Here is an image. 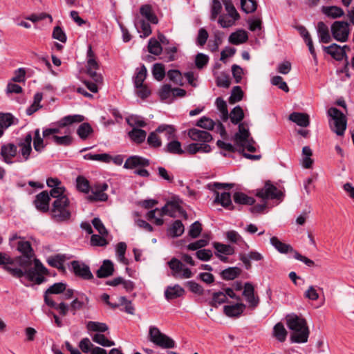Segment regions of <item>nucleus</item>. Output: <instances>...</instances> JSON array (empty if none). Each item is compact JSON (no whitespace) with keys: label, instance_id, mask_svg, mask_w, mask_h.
<instances>
[{"label":"nucleus","instance_id":"f257e3e1","mask_svg":"<svg viewBox=\"0 0 354 354\" xmlns=\"http://www.w3.org/2000/svg\"><path fill=\"white\" fill-rule=\"evenodd\" d=\"M285 319L288 328L293 332L290 337L291 342H307L310 330L306 319L295 313L288 314Z\"/></svg>","mask_w":354,"mask_h":354},{"label":"nucleus","instance_id":"f03ea898","mask_svg":"<svg viewBox=\"0 0 354 354\" xmlns=\"http://www.w3.org/2000/svg\"><path fill=\"white\" fill-rule=\"evenodd\" d=\"M327 114L331 118L329 120L331 131L339 136H344L347 127L346 115L335 107L329 108Z\"/></svg>","mask_w":354,"mask_h":354},{"label":"nucleus","instance_id":"7ed1b4c3","mask_svg":"<svg viewBox=\"0 0 354 354\" xmlns=\"http://www.w3.org/2000/svg\"><path fill=\"white\" fill-rule=\"evenodd\" d=\"M70 201L68 197H62L56 199L53 203L51 209L52 218L58 223L68 221L71 216V212L67 209Z\"/></svg>","mask_w":354,"mask_h":354},{"label":"nucleus","instance_id":"20e7f679","mask_svg":"<svg viewBox=\"0 0 354 354\" xmlns=\"http://www.w3.org/2000/svg\"><path fill=\"white\" fill-rule=\"evenodd\" d=\"M246 125L245 122L240 123L239 124V131L234 135V141L236 145L239 147L238 151L248 159L254 160H259L261 158V155H252L244 151L245 142L248 141L250 136L249 130L245 127Z\"/></svg>","mask_w":354,"mask_h":354},{"label":"nucleus","instance_id":"39448f33","mask_svg":"<svg viewBox=\"0 0 354 354\" xmlns=\"http://www.w3.org/2000/svg\"><path fill=\"white\" fill-rule=\"evenodd\" d=\"M149 338L152 343L162 348H172L176 345L173 339L161 333L159 328L154 326L149 327Z\"/></svg>","mask_w":354,"mask_h":354},{"label":"nucleus","instance_id":"423d86ee","mask_svg":"<svg viewBox=\"0 0 354 354\" xmlns=\"http://www.w3.org/2000/svg\"><path fill=\"white\" fill-rule=\"evenodd\" d=\"M84 120V117L82 115H69L61 118L57 122V128H48L43 131V137L45 139L48 138L51 135H56L60 133V129L68 127L74 123H80Z\"/></svg>","mask_w":354,"mask_h":354},{"label":"nucleus","instance_id":"0eeeda50","mask_svg":"<svg viewBox=\"0 0 354 354\" xmlns=\"http://www.w3.org/2000/svg\"><path fill=\"white\" fill-rule=\"evenodd\" d=\"M333 38L340 42L348 40L350 34L349 24L345 21H335L330 26Z\"/></svg>","mask_w":354,"mask_h":354},{"label":"nucleus","instance_id":"6e6552de","mask_svg":"<svg viewBox=\"0 0 354 354\" xmlns=\"http://www.w3.org/2000/svg\"><path fill=\"white\" fill-rule=\"evenodd\" d=\"M323 50L330 55L333 59L337 61L345 59V65L342 72L346 73L347 77H350L348 74V60L346 53H345L341 46L335 43L332 44L328 46H322Z\"/></svg>","mask_w":354,"mask_h":354},{"label":"nucleus","instance_id":"1a4fd4ad","mask_svg":"<svg viewBox=\"0 0 354 354\" xmlns=\"http://www.w3.org/2000/svg\"><path fill=\"white\" fill-rule=\"evenodd\" d=\"M8 270V272L15 278H21L22 277H26L28 281H34L36 284H41L46 281V278L42 276L43 274H36V270L32 268L28 269L27 270L23 271L20 268L15 269H10L8 268H6Z\"/></svg>","mask_w":354,"mask_h":354},{"label":"nucleus","instance_id":"9d476101","mask_svg":"<svg viewBox=\"0 0 354 354\" xmlns=\"http://www.w3.org/2000/svg\"><path fill=\"white\" fill-rule=\"evenodd\" d=\"M256 196L262 198L263 201L268 199L281 200L283 196V194L268 180L266 182L262 189L257 191Z\"/></svg>","mask_w":354,"mask_h":354},{"label":"nucleus","instance_id":"9b49d317","mask_svg":"<svg viewBox=\"0 0 354 354\" xmlns=\"http://www.w3.org/2000/svg\"><path fill=\"white\" fill-rule=\"evenodd\" d=\"M168 266L172 271V276L176 278L187 279L192 276L191 270L188 268H185L183 263L175 257L168 262Z\"/></svg>","mask_w":354,"mask_h":354},{"label":"nucleus","instance_id":"f8f14e48","mask_svg":"<svg viewBox=\"0 0 354 354\" xmlns=\"http://www.w3.org/2000/svg\"><path fill=\"white\" fill-rule=\"evenodd\" d=\"M108 184L106 183H95L91 187L92 194L88 196L89 201H106L109 198L108 195L104 193L108 189Z\"/></svg>","mask_w":354,"mask_h":354},{"label":"nucleus","instance_id":"ddd939ff","mask_svg":"<svg viewBox=\"0 0 354 354\" xmlns=\"http://www.w3.org/2000/svg\"><path fill=\"white\" fill-rule=\"evenodd\" d=\"M71 267L75 276L79 277L84 280H90L93 279V275L91 272L88 266L79 261H73Z\"/></svg>","mask_w":354,"mask_h":354},{"label":"nucleus","instance_id":"4468645a","mask_svg":"<svg viewBox=\"0 0 354 354\" xmlns=\"http://www.w3.org/2000/svg\"><path fill=\"white\" fill-rule=\"evenodd\" d=\"M17 154V147L12 143L4 144L1 147L0 160L8 165H11L14 162L12 158Z\"/></svg>","mask_w":354,"mask_h":354},{"label":"nucleus","instance_id":"2eb2a0df","mask_svg":"<svg viewBox=\"0 0 354 354\" xmlns=\"http://www.w3.org/2000/svg\"><path fill=\"white\" fill-rule=\"evenodd\" d=\"M86 74L95 82H102V75L97 72L100 65L95 58H88L86 62Z\"/></svg>","mask_w":354,"mask_h":354},{"label":"nucleus","instance_id":"dca6fc26","mask_svg":"<svg viewBox=\"0 0 354 354\" xmlns=\"http://www.w3.org/2000/svg\"><path fill=\"white\" fill-rule=\"evenodd\" d=\"M150 165L149 159L139 156H131L129 157L124 164V168L127 169H133L137 167H145Z\"/></svg>","mask_w":354,"mask_h":354},{"label":"nucleus","instance_id":"f3484780","mask_svg":"<svg viewBox=\"0 0 354 354\" xmlns=\"http://www.w3.org/2000/svg\"><path fill=\"white\" fill-rule=\"evenodd\" d=\"M188 136L194 141L209 142L212 140V136L207 131L192 128L188 131Z\"/></svg>","mask_w":354,"mask_h":354},{"label":"nucleus","instance_id":"a211bd4d","mask_svg":"<svg viewBox=\"0 0 354 354\" xmlns=\"http://www.w3.org/2000/svg\"><path fill=\"white\" fill-rule=\"evenodd\" d=\"M50 200V196L47 191H43L36 196L34 203L38 210L47 212L49 209Z\"/></svg>","mask_w":354,"mask_h":354},{"label":"nucleus","instance_id":"6ab92c4d","mask_svg":"<svg viewBox=\"0 0 354 354\" xmlns=\"http://www.w3.org/2000/svg\"><path fill=\"white\" fill-rule=\"evenodd\" d=\"M263 259V256L259 252L252 250L248 253V254H240L239 259L243 262L245 269L250 270L252 267L250 261H259Z\"/></svg>","mask_w":354,"mask_h":354},{"label":"nucleus","instance_id":"aec40b11","mask_svg":"<svg viewBox=\"0 0 354 354\" xmlns=\"http://www.w3.org/2000/svg\"><path fill=\"white\" fill-rule=\"evenodd\" d=\"M317 32L319 42L328 44L331 41L333 37L330 34L328 26L324 22L319 21L317 23Z\"/></svg>","mask_w":354,"mask_h":354},{"label":"nucleus","instance_id":"412c9836","mask_svg":"<svg viewBox=\"0 0 354 354\" xmlns=\"http://www.w3.org/2000/svg\"><path fill=\"white\" fill-rule=\"evenodd\" d=\"M216 198L214 200L215 203L221 204L223 207L230 210L235 209L231 200V195L229 192H224L221 194L218 192H215Z\"/></svg>","mask_w":354,"mask_h":354},{"label":"nucleus","instance_id":"4be33fe9","mask_svg":"<svg viewBox=\"0 0 354 354\" xmlns=\"http://www.w3.org/2000/svg\"><path fill=\"white\" fill-rule=\"evenodd\" d=\"M246 306L243 303H237L234 305L225 306L223 308L224 313L230 317H238L243 313Z\"/></svg>","mask_w":354,"mask_h":354},{"label":"nucleus","instance_id":"5701e85b","mask_svg":"<svg viewBox=\"0 0 354 354\" xmlns=\"http://www.w3.org/2000/svg\"><path fill=\"white\" fill-rule=\"evenodd\" d=\"M289 120L302 127H307L310 124L309 115L304 113L293 112L290 114Z\"/></svg>","mask_w":354,"mask_h":354},{"label":"nucleus","instance_id":"b1692460","mask_svg":"<svg viewBox=\"0 0 354 354\" xmlns=\"http://www.w3.org/2000/svg\"><path fill=\"white\" fill-rule=\"evenodd\" d=\"M271 245L280 253L287 254L291 252L294 254V248L290 245L281 242L277 236H272L270 238Z\"/></svg>","mask_w":354,"mask_h":354},{"label":"nucleus","instance_id":"393cba45","mask_svg":"<svg viewBox=\"0 0 354 354\" xmlns=\"http://www.w3.org/2000/svg\"><path fill=\"white\" fill-rule=\"evenodd\" d=\"M140 13L148 21V22L153 24H157L158 23V17L154 13L152 6L150 4L141 6L140 8Z\"/></svg>","mask_w":354,"mask_h":354},{"label":"nucleus","instance_id":"a878e982","mask_svg":"<svg viewBox=\"0 0 354 354\" xmlns=\"http://www.w3.org/2000/svg\"><path fill=\"white\" fill-rule=\"evenodd\" d=\"M114 272L113 263L110 260H104L102 265L96 272L98 278H106L111 276Z\"/></svg>","mask_w":354,"mask_h":354},{"label":"nucleus","instance_id":"bb28decb","mask_svg":"<svg viewBox=\"0 0 354 354\" xmlns=\"http://www.w3.org/2000/svg\"><path fill=\"white\" fill-rule=\"evenodd\" d=\"M322 12L331 19L340 18L344 15L343 9L336 6H322Z\"/></svg>","mask_w":354,"mask_h":354},{"label":"nucleus","instance_id":"cd10ccee","mask_svg":"<svg viewBox=\"0 0 354 354\" xmlns=\"http://www.w3.org/2000/svg\"><path fill=\"white\" fill-rule=\"evenodd\" d=\"M45 303L48 306L53 308L55 310H58L59 313L62 316L66 315L69 310V306L66 304H65L64 302H61L60 304H57L49 296L45 297Z\"/></svg>","mask_w":354,"mask_h":354},{"label":"nucleus","instance_id":"c85d7f7f","mask_svg":"<svg viewBox=\"0 0 354 354\" xmlns=\"http://www.w3.org/2000/svg\"><path fill=\"white\" fill-rule=\"evenodd\" d=\"M34 255H21L13 259L14 264L16 263L20 266V269L23 271L30 269L32 264V258Z\"/></svg>","mask_w":354,"mask_h":354},{"label":"nucleus","instance_id":"c756f323","mask_svg":"<svg viewBox=\"0 0 354 354\" xmlns=\"http://www.w3.org/2000/svg\"><path fill=\"white\" fill-rule=\"evenodd\" d=\"M185 293V290L176 284L173 287L169 286L165 291V296L167 300L174 299L183 296Z\"/></svg>","mask_w":354,"mask_h":354},{"label":"nucleus","instance_id":"7c9ffc66","mask_svg":"<svg viewBox=\"0 0 354 354\" xmlns=\"http://www.w3.org/2000/svg\"><path fill=\"white\" fill-rule=\"evenodd\" d=\"M233 199L234 203L239 205H252L255 203L254 198L240 192H236L234 194Z\"/></svg>","mask_w":354,"mask_h":354},{"label":"nucleus","instance_id":"2f4dec72","mask_svg":"<svg viewBox=\"0 0 354 354\" xmlns=\"http://www.w3.org/2000/svg\"><path fill=\"white\" fill-rule=\"evenodd\" d=\"M241 273V269L239 267H230L221 271V277L224 280H233Z\"/></svg>","mask_w":354,"mask_h":354},{"label":"nucleus","instance_id":"473e14b6","mask_svg":"<svg viewBox=\"0 0 354 354\" xmlns=\"http://www.w3.org/2000/svg\"><path fill=\"white\" fill-rule=\"evenodd\" d=\"M248 39L247 32L245 30H239L232 32L229 37V41L234 45L245 43Z\"/></svg>","mask_w":354,"mask_h":354},{"label":"nucleus","instance_id":"72a5a7b5","mask_svg":"<svg viewBox=\"0 0 354 354\" xmlns=\"http://www.w3.org/2000/svg\"><path fill=\"white\" fill-rule=\"evenodd\" d=\"M180 206L174 202H168L165 206H163L160 212V216H163L165 215H169L171 217L175 216V213L178 210Z\"/></svg>","mask_w":354,"mask_h":354},{"label":"nucleus","instance_id":"f704fd0d","mask_svg":"<svg viewBox=\"0 0 354 354\" xmlns=\"http://www.w3.org/2000/svg\"><path fill=\"white\" fill-rule=\"evenodd\" d=\"M288 332L281 322H278L274 326L273 336L280 342L286 339Z\"/></svg>","mask_w":354,"mask_h":354},{"label":"nucleus","instance_id":"c9c22d12","mask_svg":"<svg viewBox=\"0 0 354 354\" xmlns=\"http://www.w3.org/2000/svg\"><path fill=\"white\" fill-rule=\"evenodd\" d=\"M165 150L171 154L183 155L185 151L181 147V143L178 140H172L167 144Z\"/></svg>","mask_w":354,"mask_h":354},{"label":"nucleus","instance_id":"e433bc0d","mask_svg":"<svg viewBox=\"0 0 354 354\" xmlns=\"http://www.w3.org/2000/svg\"><path fill=\"white\" fill-rule=\"evenodd\" d=\"M129 138L136 143H142L145 141L147 133L145 130L138 128H133L131 131L128 133Z\"/></svg>","mask_w":354,"mask_h":354},{"label":"nucleus","instance_id":"4c0bfd02","mask_svg":"<svg viewBox=\"0 0 354 354\" xmlns=\"http://www.w3.org/2000/svg\"><path fill=\"white\" fill-rule=\"evenodd\" d=\"M93 132L91 124L88 122L82 123L77 129V134L82 140H86Z\"/></svg>","mask_w":354,"mask_h":354},{"label":"nucleus","instance_id":"58836bf2","mask_svg":"<svg viewBox=\"0 0 354 354\" xmlns=\"http://www.w3.org/2000/svg\"><path fill=\"white\" fill-rule=\"evenodd\" d=\"M213 247L216 250L215 253L225 255H232L234 253V248L230 245L214 242Z\"/></svg>","mask_w":354,"mask_h":354},{"label":"nucleus","instance_id":"ea45409f","mask_svg":"<svg viewBox=\"0 0 354 354\" xmlns=\"http://www.w3.org/2000/svg\"><path fill=\"white\" fill-rule=\"evenodd\" d=\"M77 189L82 193L88 194L91 189L89 181L83 176H78L76 178Z\"/></svg>","mask_w":354,"mask_h":354},{"label":"nucleus","instance_id":"a19ab883","mask_svg":"<svg viewBox=\"0 0 354 354\" xmlns=\"http://www.w3.org/2000/svg\"><path fill=\"white\" fill-rule=\"evenodd\" d=\"M86 328L88 331L104 333L108 330L109 327L105 323L89 321L86 324Z\"/></svg>","mask_w":354,"mask_h":354},{"label":"nucleus","instance_id":"79ce46f5","mask_svg":"<svg viewBox=\"0 0 354 354\" xmlns=\"http://www.w3.org/2000/svg\"><path fill=\"white\" fill-rule=\"evenodd\" d=\"M136 75L134 77L135 87L142 86L144 81L145 80L147 75V68L144 64L141 66L140 68L137 69Z\"/></svg>","mask_w":354,"mask_h":354},{"label":"nucleus","instance_id":"37998d69","mask_svg":"<svg viewBox=\"0 0 354 354\" xmlns=\"http://www.w3.org/2000/svg\"><path fill=\"white\" fill-rule=\"evenodd\" d=\"M66 288V284L63 282H58L50 286L44 292V297L48 296L50 294H61L63 293Z\"/></svg>","mask_w":354,"mask_h":354},{"label":"nucleus","instance_id":"c03bdc74","mask_svg":"<svg viewBox=\"0 0 354 354\" xmlns=\"http://www.w3.org/2000/svg\"><path fill=\"white\" fill-rule=\"evenodd\" d=\"M230 118L232 123L239 124L244 118V112L240 106H235L230 112Z\"/></svg>","mask_w":354,"mask_h":354},{"label":"nucleus","instance_id":"a18cd8bd","mask_svg":"<svg viewBox=\"0 0 354 354\" xmlns=\"http://www.w3.org/2000/svg\"><path fill=\"white\" fill-rule=\"evenodd\" d=\"M92 340L104 347H110L115 345V342L109 339L104 335L95 333L92 337Z\"/></svg>","mask_w":354,"mask_h":354},{"label":"nucleus","instance_id":"49530a36","mask_svg":"<svg viewBox=\"0 0 354 354\" xmlns=\"http://www.w3.org/2000/svg\"><path fill=\"white\" fill-rule=\"evenodd\" d=\"M65 261V257L63 254H56L55 256L49 257L47 259V263L51 267L60 269L63 268Z\"/></svg>","mask_w":354,"mask_h":354},{"label":"nucleus","instance_id":"de8ad7c7","mask_svg":"<svg viewBox=\"0 0 354 354\" xmlns=\"http://www.w3.org/2000/svg\"><path fill=\"white\" fill-rule=\"evenodd\" d=\"M227 297H226V294H224L223 292L219 291L216 292H214L212 295V299L209 301V305L213 307H217L218 305H221L227 302Z\"/></svg>","mask_w":354,"mask_h":354},{"label":"nucleus","instance_id":"09e8293b","mask_svg":"<svg viewBox=\"0 0 354 354\" xmlns=\"http://www.w3.org/2000/svg\"><path fill=\"white\" fill-rule=\"evenodd\" d=\"M85 160H97L103 162H110L112 157L108 153L92 154L87 153L84 156Z\"/></svg>","mask_w":354,"mask_h":354},{"label":"nucleus","instance_id":"8fccbe9b","mask_svg":"<svg viewBox=\"0 0 354 354\" xmlns=\"http://www.w3.org/2000/svg\"><path fill=\"white\" fill-rule=\"evenodd\" d=\"M185 228L181 221L176 220L172 224L169 230V234L172 237H178L182 235L184 232Z\"/></svg>","mask_w":354,"mask_h":354},{"label":"nucleus","instance_id":"3c124183","mask_svg":"<svg viewBox=\"0 0 354 354\" xmlns=\"http://www.w3.org/2000/svg\"><path fill=\"white\" fill-rule=\"evenodd\" d=\"M152 75L156 80H162L165 76V69L164 65L160 63H156L153 64L152 68Z\"/></svg>","mask_w":354,"mask_h":354},{"label":"nucleus","instance_id":"603ef678","mask_svg":"<svg viewBox=\"0 0 354 354\" xmlns=\"http://www.w3.org/2000/svg\"><path fill=\"white\" fill-rule=\"evenodd\" d=\"M17 250L20 252L22 255H35L33 249L29 241H19L17 243Z\"/></svg>","mask_w":354,"mask_h":354},{"label":"nucleus","instance_id":"864d4df0","mask_svg":"<svg viewBox=\"0 0 354 354\" xmlns=\"http://www.w3.org/2000/svg\"><path fill=\"white\" fill-rule=\"evenodd\" d=\"M241 9L245 13H252L257 8V3L255 0H241Z\"/></svg>","mask_w":354,"mask_h":354},{"label":"nucleus","instance_id":"5fc2aeb1","mask_svg":"<svg viewBox=\"0 0 354 354\" xmlns=\"http://www.w3.org/2000/svg\"><path fill=\"white\" fill-rule=\"evenodd\" d=\"M148 50L154 55H159L162 50V48L157 39L151 38L148 44Z\"/></svg>","mask_w":354,"mask_h":354},{"label":"nucleus","instance_id":"6e6d98bb","mask_svg":"<svg viewBox=\"0 0 354 354\" xmlns=\"http://www.w3.org/2000/svg\"><path fill=\"white\" fill-rule=\"evenodd\" d=\"M225 6V8L227 12L230 17H231L234 21L238 20L240 18L239 14L236 11L231 0H222Z\"/></svg>","mask_w":354,"mask_h":354},{"label":"nucleus","instance_id":"4d7b16f0","mask_svg":"<svg viewBox=\"0 0 354 354\" xmlns=\"http://www.w3.org/2000/svg\"><path fill=\"white\" fill-rule=\"evenodd\" d=\"M168 78L174 84L180 86L183 85L182 74L178 70H169L167 72Z\"/></svg>","mask_w":354,"mask_h":354},{"label":"nucleus","instance_id":"13d9d810","mask_svg":"<svg viewBox=\"0 0 354 354\" xmlns=\"http://www.w3.org/2000/svg\"><path fill=\"white\" fill-rule=\"evenodd\" d=\"M243 97V92L241 88L239 86H236L233 88L232 91L231 95L229 98V102L230 104H234L237 102L241 101Z\"/></svg>","mask_w":354,"mask_h":354},{"label":"nucleus","instance_id":"bf43d9fd","mask_svg":"<svg viewBox=\"0 0 354 354\" xmlns=\"http://www.w3.org/2000/svg\"><path fill=\"white\" fill-rule=\"evenodd\" d=\"M34 149L38 152H41L45 145H44V140L41 137L39 129H37L35 131V137L33 140Z\"/></svg>","mask_w":354,"mask_h":354},{"label":"nucleus","instance_id":"052dcab7","mask_svg":"<svg viewBox=\"0 0 354 354\" xmlns=\"http://www.w3.org/2000/svg\"><path fill=\"white\" fill-rule=\"evenodd\" d=\"M14 264V260L8 254L3 252H0V266L3 265V270L8 272V270L6 269L7 268L10 269H15L16 268H12L10 266V265Z\"/></svg>","mask_w":354,"mask_h":354},{"label":"nucleus","instance_id":"680f3d73","mask_svg":"<svg viewBox=\"0 0 354 354\" xmlns=\"http://www.w3.org/2000/svg\"><path fill=\"white\" fill-rule=\"evenodd\" d=\"M127 122L131 127H145L147 126L145 121L138 115H131L127 118Z\"/></svg>","mask_w":354,"mask_h":354},{"label":"nucleus","instance_id":"e2e57ef3","mask_svg":"<svg viewBox=\"0 0 354 354\" xmlns=\"http://www.w3.org/2000/svg\"><path fill=\"white\" fill-rule=\"evenodd\" d=\"M196 125L205 129L212 130L214 127L215 122L212 119L203 116L197 122Z\"/></svg>","mask_w":354,"mask_h":354},{"label":"nucleus","instance_id":"0e129e2a","mask_svg":"<svg viewBox=\"0 0 354 354\" xmlns=\"http://www.w3.org/2000/svg\"><path fill=\"white\" fill-rule=\"evenodd\" d=\"M158 133L165 132L168 139L173 138L175 136V129L171 125L161 124L156 129Z\"/></svg>","mask_w":354,"mask_h":354},{"label":"nucleus","instance_id":"69168bd1","mask_svg":"<svg viewBox=\"0 0 354 354\" xmlns=\"http://www.w3.org/2000/svg\"><path fill=\"white\" fill-rule=\"evenodd\" d=\"M13 116L11 113H0V126L3 129L9 127L13 123Z\"/></svg>","mask_w":354,"mask_h":354},{"label":"nucleus","instance_id":"338daca9","mask_svg":"<svg viewBox=\"0 0 354 354\" xmlns=\"http://www.w3.org/2000/svg\"><path fill=\"white\" fill-rule=\"evenodd\" d=\"M271 83L274 86H277L279 88L281 89L286 93H288L289 91V88L286 82L283 81V78L281 76H274L271 80Z\"/></svg>","mask_w":354,"mask_h":354},{"label":"nucleus","instance_id":"774afa93","mask_svg":"<svg viewBox=\"0 0 354 354\" xmlns=\"http://www.w3.org/2000/svg\"><path fill=\"white\" fill-rule=\"evenodd\" d=\"M108 241L104 238V236L93 234L91 237V244L93 246H106Z\"/></svg>","mask_w":354,"mask_h":354}]
</instances>
